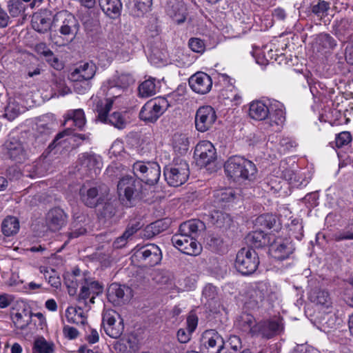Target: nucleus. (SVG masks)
<instances>
[{"label":"nucleus","instance_id":"obj_56","mask_svg":"<svg viewBox=\"0 0 353 353\" xmlns=\"http://www.w3.org/2000/svg\"><path fill=\"white\" fill-rule=\"evenodd\" d=\"M123 46L125 48L128 49V53H132L140 45L137 37L132 34L128 37L126 41L123 43Z\"/></svg>","mask_w":353,"mask_h":353},{"label":"nucleus","instance_id":"obj_2","mask_svg":"<svg viewBox=\"0 0 353 353\" xmlns=\"http://www.w3.org/2000/svg\"><path fill=\"white\" fill-rule=\"evenodd\" d=\"M54 21L58 23L59 34L51 35V41L57 46H65L72 42L80 26L76 17L68 12H62L55 15Z\"/></svg>","mask_w":353,"mask_h":353},{"label":"nucleus","instance_id":"obj_53","mask_svg":"<svg viewBox=\"0 0 353 353\" xmlns=\"http://www.w3.org/2000/svg\"><path fill=\"white\" fill-rule=\"evenodd\" d=\"M352 134L348 131H343L336 134L335 143L337 148L347 145L352 141Z\"/></svg>","mask_w":353,"mask_h":353},{"label":"nucleus","instance_id":"obj_48","mask_svg":"<svg viewBox=\"0 0 353 353\" xmlns=\"http://www.w3.org/2000/svg\"><path fill=\"white\" fill-rule=\"evenodd\" d=\"M215 196L219 203H227L234 199L235 192L231 188L223 189L217 191Z\"/></svg>","mask_w":353,"mask_h":353},{"label":"nucleus","instance_id":"obj_7","mask_svg":"<svg viewBox=\"0 0 353 353\" xmlns=\"http://www.w3.org/2000/svg\"><path fill=\"white\" fill-rule=\"evenodd\" d=\"M132 171L137 179L149 185H155L161 176L160 166L156 162L137 161L132 165Z\"/></svg>","mask_w":353,"mask_h":353},{"label":"nucleus","instance_id":"obj_30","mask_svg":"<svg viewBox=\"0 0 353 353\" xmlns=\"http://www.w3.org/2000/svg\"><path fill=\"white\" fill-rule=\"evenodd\" d=\"M268 294V287L265 283L260 282L250 292V303L253 306H259Z\"/></svg>","mask_w":353,"mask_h":353},{"label":"nucleus","instance_id":"obj_12","mask_svg":"<svg viewBox=\"0 0 353 353\" xmlns=\"http://www.w3.org/2000/svg\"><path fill=\"white\" fill-rule=\"evenodd\" d=\"M132 261L143 263L145 265L154 266L160 263L162 254L155 244H148L137 249L132 256Z\"/></svg>","mask_w":353,"mask_h":353},{"label":"nucleus","instance_id":"obj_24","mask_svg":"<svg viewBox=\"0 0 353 353\" xmlns=\"http://www.w3.org/2000/svg\"><path fill=\"white\" fill-rule=\"evenodd\" d=\"M81 201L88 207H95L99 201L98 189L92 187L89 183H85L79 190Z\"/></svg>","mask_w":353,"mask_h":353},{"label":"nucleus","instance_id":"obj_8","mask_svg":"<svg viewBox=\"0 0 353 353\" xmlns=\"http://www.w3.org/2000/svg\"><path fill=\"white\" fill-rule=\"evenodd\" d=\"M163 174L165 179L170 186H180L188 179V164L184 160L176 159L173 164L164 168Z\"/></svg>","mask_w":353,"mask_h":353},{"label":"nucleus","instance_id":"obj_60","mask_svg":"<svg viewBox=\"0 0 353 353\" xmlns=\"http://www.w3.org/2000/svg\"><path fill=\"white\" fill-rule=\"evenodd\" d=\"M320 41L325 48H334L336 46L334 39L328 34H321Z\"/></svg>","mask_w":353,"mask_h":353},{"label":"nucleus","instance_id":"obj_13","mask_svg":"<svg viewBox=\"0 0 353 353\" xmlns=\"http://www.w3.org/2000/svg\"><path fill=\"white\" fill-rule=\"evenodd\" d=\"M78 166V170L82 174L96 176L102 168L101 158L94 153H82L79 157Z\"/></svg>","mask_w":353,"mask_h":353},{"label":"nucleus","instance_id":"obj_27","mask_svg":"<svg viewBox=\"0 0 353 353\" xmlns=\"http://www.w3.org/2000/svg\"><path fill=\"white\" fill-rule=\"evenodd\" d=\"M271 236H267L261 230L250 232L245 237V241L250 246L259 248L270 245Z\"/></svg>","mask_w":353,"mask_h":353},{"label":"nucleus","instance_id":"obj_31","mask_svg":"<svg viewBox=\"0 0 353 353\" xmlns=\"http://www.w3.org/2000/svg\"><path fill=\"white\" fill-rule=\"evenodd\" d=\"M209 222L217 228L227 229L232 224L230 215L221 211H213L208 216Z\"/></svg>","mask_w":353,"mask_h":353},{"label":"nucleus","instance_id":"obj_4","mask_svg":"<svg viewBox=\"0 0 353 353\" xmlns=\"http://www.w3.org/2000/svg\"><path fill=\"white\" fill-rule=\"evenodd\" d=\"M226 176L235 182L252 181L257 169L254 163L239 156L229 158L224 164Z\"/></svg>","mask_w":353,"mask_h":353},{"label":"nucleus","instance_id":"obj_36","mask_svg":"<svg viewBox=\"0 0 353 353\" xmlns=\"http://www.w3.org/2000/svg\"><path fill=\"white\" fill-rule=\"evenodd\" d=\"M157 85L155 79L149 78L143 81L138 87L139 96L142 98H147L154 95L157 93Z\"/></svg>","mask_w":353,"mask_h":353},{"label":"nucleus","instance_id":"obj_54","mask_svg":"<svg viewBox=\"0 0 353 353\" xmlns=\"http://www.w3.org/2000/svg\"><path fill=\"white\" fill-rule=\"evenodd\" d=\"M143 226V224L138 220H132L131 221L124 233L125 235L128 236L130 239L132 236L134 234H135L138 230H139Z\"/></svg>","mask_w":353,"mask_h":353},{"label":"nucleus","instance_id":"obj_32","mask_svg":"<svg viewBox=\"0 0 353 353\" xmlns=\"http://www.w3.org/2000/svg\"><path fill=\"white\" fill-rule=\"evenodd\" d=\"M130 289L125 285H121L117 283H112L108 290V298L117 303L125 301V296L129 292Z\"/></svg>","mask_w":353,"mask_h":353},{"label":"nucleus","instance_id":"obj_15","mask_svg":"<svg viewBox=\"0 0 353 353\" xmlns=\"http://www.w3.org/2000/svg\"><path fill=\"white\" fill-rule=\"evenodd\" d=\"M216 120L214 109L210 105L200 107L195 114L196 129L201 132L210 130Z\"/></svg>","mask_w":353,"mask_h":353},{"label":"nucleus","instance_id":"obj_64","mask_svg":"<svg viewBox=\"0 0 353 353\" xmlns=\"http://www.w3.org/2000/svg\"><path fill=\"white\" fill-rule=\"evenodd\" d=\"M279 145L283 152L290 150L292 148H295L296 143L295 141L291 140L290 138L285 137L280 140Z\"/></svg>","mask_w":353,"mask_h":353},{"label":"nucleus","instance_id":"obj_1","mask_svg":"<svg viewBox=\"0 0 353 353\" xmlns=\"http://www.w3.org/2000/svg\"><path fill=\"white\" fill-rule=\"evenodd\" d=\"M203 225V222L195 219L181 223L179 232L172 237L173 245L182 253L188 255L196 256L200 254L201 245L197 243L194 235Z\"/></svg>","mask_w":353,"mask_h":353},{"label":"nucleus","instance_id":"obj_40","mask_svg":"<svg viewBox=\"0 0 353 353\" xmlns=\"http://www.w3.org/2000/svg\"><path fill=\"white\" fill-rule=\"evenodd\" d=\"M19 230V222L16 217L8 216L2 223V232L7 236H10L18 232Z\"/></svg>","mask_w":353,"mask_h":353},{"label":"nucleus","instance_id":"obj_3","mask_svg":"<svg viewBox=\"0 0 353 353\" xmlns=\"http://www.w3.org/2000/svg\"><path fill=\"white\" fill-rule=\"evenodd\" d=\"M145 189L135 176L124 175L117 183L119 199L128 207L135 205L146 196Z\"/></svg>","mask_w":353,"mask_h":353},{"label":"nucleus","instance_id":"obj_16","mask_svg":"<svg viewBox=\"0 0 353 353\" xmlns=\"http://www.w3.org/2000/svg\"><path fill=\"white\" fill-rule=\"evenodd\" d=\"M194 158L201 167L210 164L216 159V150L208 141H200L195 147Z\"/></svg>","mask_w":353,"mask_h":353},{"label":"nucleus","instance_id":"obj_33","mask_svg":"<svg viewBox=\"0 0 353 353\" xmlns=\"http://www.w3.org/2000/svg\"><path fill=\"white\" fill-rule=\"evenodd\" d=\"M85 124V117L82 109L72 110L67 114L64 125L70 126L74 125L79 129H81Z\"/></svg>","mask_w":353,"mask_h":353},{"label":"nucleus","instance_id":"obj_47","mask_svg":"<svg viewBox=\"0 0 353 353\" xmlns=\"http://www.w3.org/2000/svg\"><path fill=\"white\" fill-rule=\"evenodd\" d=\"M8 10L12 17H17L24 11L25 7L19 0H9Z\"/></svg>","mask_w":353,"mask_h":353},{"label":"nucleus","instance_id":"obj_42","mask_svg":"<svg viewBox=\"0 0 353 353\" xmlns=\"http://www.w3.org/2000/svg\"><path fill=\"white\" fill-rule=\"evenodd\" d=\"M32 28L38 32L45 33L50 26V20L40 14L34 15L32 19Z\"/></svg>","mask_w":353,"mask_h":353},{"label":"nucleus","instance_id":"obj_10","mask_svg":"<svg viewBox=\"0 0 353 353\" xmlns=\"http://www.w3.org/2000/svg\"><path fill=\"white\" fill-rule=\"evenodd\" d=\"M168 105L165 98L151 99L141 108L139 117L143 121L154 123L165 112Z\"/></svg>","mask_w":353,"mask_h":353},{"label":"nucleus","instance_id":"obj_57","mask_svg":"<svg viewBox=\"0 0 353 353\" xmlns=\"http://www.w3.org/2000/svg\"><path fill=\"white\" fill-rule=\"evenodd\" d=\"M146 30L149 35L152 37L158 35L160 32V29L157 20L154 18L150 20L149 23L146 27Z\"/></svg>","mask_w":353,"mask_h":353},{"label":"nucleus","instance_id":"obj_9","mask_svg":"<svg viewBox=\"0 0 353 353\" xmlns=\"http://www.w3.org/2000/svg\"><path fill=\"white\" fill-rule=\"evenodd\" d=\"M259 264L257 253L254 250L243 248L236 256L235 267L243 275L254 273Z\"/></svg>","mask_w":353,"mask_h":353},{"label":"nucleus","instance_id":"obj_49","mask_svg":"<svg viewBox=\"0 0 353 353\" xmlns=\"http://www.w3.org/2000/svg\"><path fill=\"white\" fill-rule=\"evenodd\" d=\"M190 50L199 54H203L205 50V43L203 40L197 37H192L188 41Z\"/></svg>","mask_w":353,"mask_h":353},{"label":"nucleus","instance_id":"obj_18","mask_svg":"<svg viewBox=\"0 0 353 353\" xmlns=\"http://www.w3.org/2000/svg\"><path fill=\"white\" fill-rule=\"evenodd\" d=\"M188 83L193 92L199 94L208 93L212 87V80L210 75L203 72H197L192 74Z\"/></svg>","mask_w":353,"mask_h":353},{"label":"nucleus","instance_id":"obj_59","mask_svg":"<svg viewBox=\"0 0 353 353\" xmlns=\"http://www.w3.org/2000/svg\"><path fill=\"white\" fill-rule=\"evenodd\" d=\"M323 321L324 322L322 323L323 325L325 328L328 329H334L336 327L339 319L335 315H328L327 316V319L325 317L323 318Z\"/></svg>","mask_w":353,"mask_h":353},{"label":"nucleus","instance_id":"obj_51","mask_svg":"<svg viewBox=\"0 0 353 353\" xmlns=\"http://www.w3.org/2000/svg\"><path fill=\"white\" fill-rule=\"evenodd\" d=\"M353 30V21L350 19H342L337 22L336 31L341 34Z\"/></svg>","mask_w":353,"mask_h":353},{"label":"nucleus","instance_id":"obj_55","mask_svg":"<svg viewBox=\"0 0 353 353\" xmlns=\"http://www.w3.org/2000/svg\"><path fill=\"white\" fill-rule=\"evenodd\" d=\"M203 298L207 301H213L217 296L216 288L211 284L206 285L203 290Z\"/></svg>","mask_w":353,"mask_h":353},{"label":"nucleus","instance_id":"obj_20","mask_svg":"<svg viewBox=\"0 0 353 353\" xmlns=\"http://www.w3.org/2000/svg\"><path fill=\"white\" fill-rule=\"evenodd\" d=\"M309 299L320 310L327 314L331 312L332 301L327 291L321 289L312 290L309 294Z\"/></svg>","mask_w":353,"mask_h":353},{"label":"nucleus","instance_id":"obj_63","mask_svg":"<svg viewBox=\"0 0 353 353\" xmlns=\"http://www.w3.org/2000/svg\"><path fill=\"white\" fill-rule=\"evenodd\" d=\"M90 88L88 81H75L74 85V90L79 94H84Z\"/></svg>","mask_w":353,"mask_h":353},{"label":"nucleus","instance_id":"obj_22","mask_svg":"<svg viewBox=\"0 0 353 353\" xmlns=\"http://www.w3.org/2000/svg\"><path fill=\"white\" fill-rule=\"evenodd\" d=\"M96 70V65L93 62H85L75 68L70 78L73 81H89L94 76Z\"/></svg>","mask_w":353,"mask_h":353},{"label":"nucleus","instance_id":"obj_52","mask_svg":"<svg viewBox=\"0 0 353 353\" xmlns=\"http://www.w3.org/2000/svg\"><path fill=\"white\" fill-rule=\"evenodd\" d=\"M41 272L43 273L45 279L51 286L57 288L61 285L59 277L53 270L51 272L46 269L41 270Z\"/></svg>","mask_w":353,"mask_h":353},{"label":"nucleus","instance_id":"obj_5","mask_svg":"<svg viewBox=\"0 0 353 353\" xmlns=\"http://www.w3.org/2000/svg\"><path fill=\"white\" fill-rule=\"evenodd\" d=\"M117 98L118 96L113 97V99L111 98L101 99L97 97H92L90 100L93 103V110L97 112L99 121L105 123H110L118 129H123L125 127L126 121L121 113L114 112L108 116L114 101Z\"/></svg>","mask_w":353,"mask_h":353},{"label":"nucleus","instance_id":"obj_25","mask_svg":"<svg viewBox=\"0 0 353 353\" xmlns=\"http://www.w3.org/2000/svg\"><path fill=\"white\" fill-rule=\"evenodd\" d=\"M269 101L265 103L261 100L253 101L250 104L249 116L256 121L265 120L270 113Z\"/></svg>","mask_w":353,"mask_h":353},{"label":"nucleus","instance_id":"obj_37","mask_svg":"<svg viewBox=\"0 0 353 353\" xmlns=\"http://www.w3.org/2000/svg\"><path fill=\"white\" fill-rule=\"evenodd\" d=\"M81 286L88 288V292L91 296L90 302H94L96 296L103 293V287L97 281L93 280L92 279H84L83 282L81 283Z\"/></svg>","mask_w":353,"mask_h":353},{"label":"nucleus","instance_id":"obj_35","mask_svg":"<svg viewBox=\"0 0 353 353\" xmlns=\"http://www.w3.org/2000/svg\"><path fill=\"white\" fill-rule=\"evenodd\" d=\"M255 324L254 317L248 313H242L236 320V325L242 331L249 332L252 336Z\"/></svg>","mask_w":353,"mask_h":353},{"label":"nucleus","instance_id":"obj_6","mask_svg":"<svg viewBox=\"0 0 353 353\" xmlns=\"http://www.w3.org/2000/svg\"><path fill=\"white\" fill-rule=\"evenodd\" d=\"M6 154L14 163H24L30 157V150L23 135L10 136L5 143Z\"/></svg>","mask_w":353,"mask_h":353},{"label":"nucleus","instance_id":"obj_62","mask_svg":"<svg viewBox=\"0 0 353 353\" xmlns=\"http://www.w3.org/2000/svg\"><path fill=\"white\" fill-rule=\"evenodd\" d=\"M181 144V146L179 147V150L187 151L188 149V139L182 135L174 136V147L175 149L177 148V143Z\"/></svg>","mask_w":353,"mask_h":353},{"label":"nucleus","instance_id":"obj_28","mask_svg":"<svg viewBox=\"0 0 353 353\" xmlns=\"http://www.w3.org/2000/svg\"><path fill=\"white\" fill-rule=\"evenodd\" d=\"M85 309H79V304L76 307L70 306L65 310V317L70 323L85 325L87 323Z\"/></svg>","mask_w":353,"mask_h":353},{"label":"nucleus","instance_id":"obj_45","mask_svg":"<svg viewBox=\"0 0 353 353\" xmlns=\"http://www.w3.org/2000/svg\"><path fill=\"white\" fill-rule=\"evenodd\" d=\"M330 9V3L324 0H319L317 3L312 6V12L317 17L322 19L327 15V11Z\"/></svg>","mask_w":353,"mask_h":353},{"label":"nucleus","instance_id":"obj_11","mask_svg":"<svg viewBox=\"0 0 353 353\" xmlns=\"http://www.w3.org/2000/svg\"><path fill=\"white\" fill-rule=\"evenodd\" d=\"M270 113L265 119V124L272 132H279L282 129L285 121V111L284 105L279 101H269Z\"/></svg>","mask_w":353,"mask_h":353},{"label":"nucleus","instance_id":"obj_34","mask_svg":"<svg viewBox=\"0 0 353 353\" xmlns=\"http://www.w3.org/2000/svg\"><path fill=\"white\" fill-rule=\"evenodd\" d=\"M255 225L262 228L274 229L279 228V223L276 217L271 214H261L256 219Z\"/></svg>","mask_w":353,"mask_h":353},{"label":"nucleus","instance_id":"obj_19","mask_svg":"<svg viewBox=\"0 0 353 353\" xmlns=\"http://www.w3.org/2000/svg\"><path fill=\"white\" fill-rule=\"evenodd\" d=\"M281 327L278 320L262 321L254 325L253 336L270 339L276 334Z\"/></svg>","mask_w":353,"mask_h":353},{"label":"nucleus","instance_id":"obj_50","mask_svg":"<svg viewBox=\"0 0 353 353\" xmlns=\"http://www.w3.org/2000/svg\"><path fill=\"white\" fill-rule=\"evenodd\" d=\"M152 6V0H136L134 8L137 10L136 14L138 17L143 15L149 12Z\"/></svg>","mask_w":353,"mask_h":353},{"label":"nucleus","instance_id":"obj_46","mask_svg":"<svg viewBox=\"0 0 353 353\" xmlns=\"http://www.w3.org/2000/svg\"><path fill=\"white\" fill-rule=\"evenodd\" d=\"M12 320L17 328L23 330L28 325L30 316L25 311L22 313L16 312L12 314Z\"/></svg>","mask_w":353,"mask_h":353},{"label":"nucleus","instance_id":"obj_26","mask_svg":"<svg viewBox=\"0 0 353 353\" xmlns=\"http://www.w3.org/2000/svg\"><path fill=\"white\" fill-rule=\"evenodd\" d=\"M87 219V216L83 212L79 211L73 212V221L72 223L71 231L68 234L70 239L77 238L86 232L84 225Z\"/></svg>","mask_w":353,"mask_h":353},{"label":"nucleus","instance_id":"obj_17","mask_svg":"<svg viewBox=\"0 0 353 353\" xmlns=\"http://www.w3.org/2000/svg\"><path fill=\"white\" fill-rule=\"evenodd\" d=\"M269 253L278 261L288 259L294 252V246L288 239L277 237L270 243Z\"/></svg>","mask_w":353,"mask_h":353},{"label":"nucleus","instance_id":"obj_61","mask_svg":"<svg viewBox=\"0 0 353 353\" xmlns=\"http://www.w3.org/2000/svg\"><path fill=\"white\" fill-rule=\"evenodd\" d=\"M186 323L187 330H189L190 332L192 333L197 327L198 317L195 314L190 313L187 317Z\"/></svg>","mask_w":353,"mask_h":353},{"label":"nucleus","instance_id":"obj_58","mask_svg":"<svg viewBox=\"0 0 353 353\" xmlns=\"http://www.w3.org/2000/svg\"><path fill=\"white\" fill-rule=\"evenodd\" d=\"M34 51L39 55L49 57L52 54V51L47 46L45 43L41 42L35 45Z\"/></svg>","mask_w":353,"mask_h":353},{"label":"nucleus","instance_id":"obj_43","mask_svg":"<svg viewBox=\"0 0 353 353\" xmlns=\"http://www.w3.org/2000/svg\"><path fill=\"white\" fill-rule=\"evenodd\" d=\"M170 17L178 24L183 23L186 19L185 10L183 5L176 3L168 10Z\"/></svg>","mask_w":353,"mask_h":353},{"label":"nucleus","instance_id":"obj_39","mask_svg":"<svg viewBox=\"0 0 353 353\" xmlns=\"http://www.w3.org/2000/svg\"><path fill=\"white\" fill-rule=\"evenodd\" d=\"M54 344L47 341L43 336L34 340L32 353H54Z\"/></svg>","mask_w":353,"mask_h":353},{"label":"nucleus","instance_id":"obj_44","mask_svg":"<svg viewBox=\"0 0 353 353\" xmlns=\"http://www.w3.org/2000/svg\"><path fill=\"white\" fill-rule=\"evenodd\" d=\"M19 104L14 100L10 99L5 108V117L10 121L14 120L21 112Z\"/></svg>","mask_w":353,"mask_h":353},{"label":"nucleus","instance_id":"obj_41","mask_svg":"<svg viewBox=\"0 0 353 353\" xmlns=\"http://www.w3.org/2000/svg\"><path fill=\"white\" fill-rule=\"evenodd\" d=\"M88 288L81 286L79 294L77 296V301L79 304V309H85L88 312L91 309V305L94 302H90L91 296L88 292Z\"/></svg>","mask_w":353,"mask_h":353},{"label":"nucleus","instance_id":"obj_14","mask_svg":"<svg viewBox=\"0 0 353 353\" xmlns=\"http://www.w3.org/2000/svg\"><path fill=\"white\" fill-rule=\"evenodd\" d=\"M117 318H119V315L113 310H105L103 313L102 325L105 332L113 339L119 338L124 328L122 320L117 323Z\"/></svg>","mask_w":353,"mask_h":353},{"label":"nucleus","instance_id":"obj_38","mask_svg":"<svg viewBox=\"0 0 353 353\" xmlns=\"http://www.w3.org/2000/svg\"><path fill=\"white\" fill-rule=\"evenodd\" d=\"M135 81L134 77L130 73H122L116 77L110 83V90L116 88L122 89L127 88Z\"/></svg>","mask_w":353,"mask_h":353},{"label":"nucleus","instance_id":"obj_23","mask_svg":"<svg viewBox=\"0 0 353 353\" xmlns=\"http://www.w3.org/2000/svg\"><path fill=\"white\" fill-rule=\"evenodd\" d=\"M67 216L64 211L55 208L50 210L46 216V223L52 231H58L66 224Z\"/></svg>","mask_w":353,"mask_h":353},{"label":"nucleus","instance_id":"obj_29","mask_svg":"<svg viewBox=\"0 0 353 353\" xmlns=\"http://www.w3.org/2000/svg\"><path fill=\"white\" fill-rule=\"evenodd\" d=\"M99 6L103 12L114 19L121 14L122 3L121 0H99Z\"/></svg>","mask_w":353,"mask_h":353},{"label":"nucleus","instance_id":"obj_21","mask_svg":"<svg viewBox=\"0 0 353 353\" xmlns=\"http://www.w3.org/2000/svg\"><path fill=\"white\" fill-rule=\"evenodd\" d=\"M203 345L212 352L223 353L224 341L214 330H206L202 336Z\"/></svg>","mask_w":353,"mask_h":353}]
</instances>
